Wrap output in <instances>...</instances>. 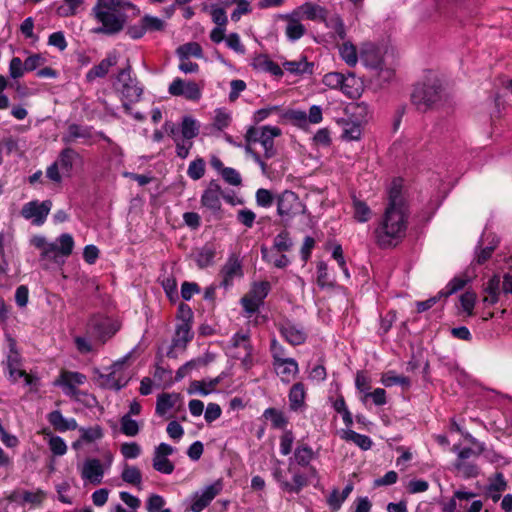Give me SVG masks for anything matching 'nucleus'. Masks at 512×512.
<instances>
[{
  "label": "nucleus",
  "instance_id": "51",
  "mask_svg": "<svg viewBox=\"0 0 512 512\" xmlns=\"http://www.w3.org/2000/svg\"><path fill=\"white\" fill-rule=\"evenodd\" d=\"M46 498V492L42 489H37L35 491H24L23 501L24 506L30 505L31 507L40 506Z\"/></svg>",
  "mask_w": 512,
  "mask_h": 512
},
{
  "label": "nucleus",
  "instance_id": "14",
  "mask_svg": "<svg viewBox=\"0 0 512 512\" xmlns=\"http://www.w3.org/2000/svg\"><path fill=\"white\" fill-rule=\"evenodd\" d=\"M220 287L225 290L231 288L236 278L243 276V267L239 257L236 254L229 255L227 261L222 266L220 273Z\"/></svg>",
  "mask_w": 512,
  "mask_h": 512
},
{
  "label": "nucleus",
  "instance_id": "24",
  "mask_svg": "<svg viewBox=\"0 0 512 512\" xmlns=\"http://www.w3.org/2000/svg\"><path fill=\"white\" fill-rule=\"evenodd\" d=\"M294 10L298 12L302 19L305 18L310 21L324 22L328 15L326 8L313 2H305Z\"/></svg>",
  "mask_w": 512,
  "mask_h": 512
},
{
  "label": "nucleus",
  "instance_id": "18",
  "mask_svg": "<svg viewBox=\"0 0 512 512\" xmlns=\"http://www.w3.org/2000/svg\"><path fill=\"white\" fill-rule=\"evenodd\" d=\"M479 457L475 450H460L454 466L457 472L464 478L476 477L479 474V467L474 458Z\"/></svg>",
  "mask_w": 512,
  "mask_h": 512
},
{
  "label": "nucleus",
  "instance_id": "8",
  "mask_svg": "<svg viewBox=\"0 0 512 512\" xmlns=\"http://www.w3.org/2000/svg\"><path fill=\"white\" fill-rule=\"evenodd\" d=\"M119 329L120 325L117 321L101 315L92 316L86 327L87 334L101 344L106 343Z\"/></svg>",
  "mask_w": 512,
  "mask_h": 512
},
{
  "label": "nucleus",
  "instance_id": "5",
  "mask_svg": "<svg viewBox=\"0 0 512 512\" xmlns=\"http://www.w3.org/2000/svg\"><path fill=\"white\" fill-rule=\"evenodd\" d=\"M443 97V88L439 80L434 79L415 86L411 101L420 111H426L439 103Z\"/></svg>",
  "mask_w": 512,
  "mask_h": 512
},
{
  "label": "nucleus",
  "instance_id": "30",
  "mask_svg": "<svg viewBox=\"0 0 512 512\" xmlns=\"http://www.w3.org/2000/svg\"><path fill=\"white\" fill-rule=\"evenodd\" d=\"M262 417L269 421L271 427L274 429L285 430L289 423L288 417L286 414L277 408L269 407L264 410Z\"/></svg>",
  "mask_w": 512,
  "mask_h": 512
},
{
  "label": "nucleus",
  "instance_id": "61",
  "mask_svg": "<svg viewBox=\"0 0 512 512\" xmlns=\"http://www.w3.org/2000/svg\"><path fill=\"white\" fill-rule=\"evenodd\" d=\"M120 423L121 431L127 436H135L139 431L137 421L133 420L129 415H124Z\"/></svg>",
  "mask_w": 512,
  "mask_h": 512
},
{
  "label": "nucleus",
  "instance_id": "64",
  "mask_svg": "<svg viewBox=\"0 0 512 512\" xmlns=\"http://www.w3.org/2000/svg\"><path fill=\"white\" fill-rule=\"evenodd\" d=\"M142 23L144 24V27L147 31H161L164 29L165 23L162 19L151 16V15H145L142 19Z\"/></svg>",
  "mask_w": 512,
  "mask_h": 512
},
{
  "label": "nucleus",
  "instance_id": "15",
  "mask_svg": "<svg viewBox=\"0 0 512 512\" xmlns=\"http://www.w3.org/2000/svg\"><path fill=\"white\" fill-rule=\"evenodd\" d=\"M168 92L172 96H183L187 100L191 101H198L202 96V90L196 82H185L179 77L175 78L170 83Z\"/></svg>",
  "mask_w": 512,
  "mask_h": 512
},
{
  "label": "nucleus",
  "instance_id": "28",
  "mask_svg": "<svg viewBox=\"0 0 512 512\" xmlns=\"http://www.w3.org/2000/svg\"><path fill=\"white\" fill-rule=\"evenodd\" d=\"M174 450H155L153 457V468L163 474H171L174 471V464L169 459V455Z\"/></svg>",
  "mask_w": 512,
  "mask_h": 512
},
{
  "label": "nucleus",
  "instance_id": "23",
  "mask_svg": "<svg viewBox=\"0 0 512 512\" xmlns=\"http://www.w3.org/2000/svg\"><path fill=\"white\" fill-rule=\"evenodd\" d=\"M226 374L222 372L215 378H207L203 380H194L189 387V394H200L202 396L209 395L216 390V387L222 382Z\"/></svg>",
  "mask_w": 512,
  "mask_h": 512
},
{
  "label": "nucleus",
  "instance_id": "13",
  "mask_svg": "<svg viewBox=\"0 0 512 512\" xmlns=\"http://www.w3.org/2000/svg\"><path fill=\"white\" fill-rule=\"evenodd\" d=\"M223 487L222 479H218L201 491H197L192 498L191 510L193 512H202L221 493Z\"/></svg>",
  "mask_w": 512,
  "mask_h": 512
},
{
  "label": "nucleus",
  "instance_id": "33",
  "mask_svg": "<svg viewBox=\"0 0 512 512\" xmlns=\"http://www.w3.org/2000/svg\"><path fill=\"white\" fill-rule=\"evenodd\" d=\"M91 136L90 127L73 123L68 126L67 133L62 137V141L66 144H72L77 139H89Z\"/></svg>",
  "mask_w": 512,
  "mask_h": 512
},
{
  "label": "nucleus",
  "instance_id": "34",
  "mask_svg": "<svg viewBox=\"0 0 512 512\" xmlns=\"http://www.w3.org/2000/svg\"><path fill=\"white\" fill-rule=\"evenodd\" d=\"M450 437L455 438L457 435L463 437V441L459 443H453L454 449L460 448H469V446H477L478 448H483V446H478L477 440L473 438L470 434L464 433L458 423L454 420L451 422L450 426Z\"/></svg>",
  "mask_w": 512,
  "mask_h": 512
},
{
  "label": "nucleus",
  "instance_id": "26",
  "mask_svg": "<svg viewBox=\"0 0 512 512\" xmlns=\"http://www.w3.org/2000/svg\"><path fill=\"white\" fill-rule=\"evenodd\" d=\"M363 64L375 70L383 68V58L380 49L373 45L366 46L362 49L360 55Z\"/></svg>",
  "mask_w": 512,
  "mask_h": 512
},
{
  "label": "nucleus",
  "instance_id": "41",
  "mask_svg": "<svg viewBox=\"0 0 512 512\" xmlns=\"http://www.w3.org/2000/svg\"><path fill=\"white\" fill-rule=\"evenodd\" d=\"M192 338L193 334L191 332V323L187 320H182V322L178 324L176 327L173 345L175 347L185 345Z\"/></svg>",
  "mask_w": 512,
  "mask_h": 512
},
{
  "label": "nucleus",
  "instance_id": "47",
  "mask_svg": "<svg viewBox=\"0 0 512 512\" xmlns=\"http://www.w3.org/2000/svg\"><path fill=\"white\" fill-rule=\"evenodd\" d=\"M255 66L261 70L268 72L274 76H282V68L274 61L269 59L267 56H260L255 59Z\"/></svg>",
  "mask_w": 512,
  "mask_h": 512
},
{
  "label": "nucleus",
  "instance_id": "45",
  "mask_svg": "<svg viewBox=\"0 0 512 512\" xmlns=\"http://www.w3.org/2000/svg\"><path fill=\"white\" fill-rule=\"evenodd\" d=\"M118 365H114V370L110 372L107 375H102L101 377L104 379V386L108 389H112L115 391H119L123 387L126 386L127 380L121 376H118L116 368H118Z\"/></svg>",
  "mask_w": 512,
  "mask_h": 512
},
{
  "label": "nucleus",
  "instance_id": "27",
  "mask_svg": "<svg viewBox=\"0 0 512 512\" xmlns=\"http://www.w3.org/2000/svg\"><path fill=\"white\" fill-rule=\"evenodd\" d=\"M306 391L304 384L297 382L292 385L288 394L289 408L297 412L305 408Z\"/></svg>",
  "mask_w": 512,
  "mask_h": 512
},
{
  "label": "nucleus",
  "instance_id": "48",
  "mask_svg": "<svg viewBox=\"0 0 512 512\" xmlns=\"http://www.w3.org/2000/svg\"><path fill=\"white\" fill-rule=\"evenodd\" d=\"M354 218L360 223H365L371 218V209L362 200L353 197Z\"/></svg>",
  "mask_w": 512,
  "mask_h": 512
},
{
  "label": "nucleus",
  "instance_id": "10",
  "mask_svg": "<svg viewBox=\"0 0 512 512\" xmlns=\"http://www.w3.org/2000/svg\"><path fill=\"white\" fill-rule=\"evenodd\" d=\"M73 248V237L68 233H63L54 242H49L47 249L41 252V258L52 260L56 263L64 262L72 254Z\"/></svg>",
  "mask_w": 512,
  "mask_h": 512
},
{
  "label": "nucleus",
  "instance_id": "6",
  "mask_svg": "<svg viewBox=\"0 0 512 512\" xmlns=\"http://www.w3.org/2000/svg\"><path fill=\"white\" fill-rule=\"evenodd\" d=\"M281 134L282 131L277 126H252L246 131L245 140L248 143L261 144L264 150V158L270 159L277 153V150L274 146V139L279 137Z\"/></svg>",
  "mask_w": 512,
  "mask_h": 512
},
{
  "label": "nucleus",
  "instance_id": "37",
  "mask_svg": "<svg viewBox=\"0 0 512 512\" xmlns=\"http://www.w3.org/2000/svg\"><path fill=\"white\" fill-rule=\"evenodd\" d=\"M216 255L215 247L212 244L204 245L196 254L195 261L200 269L207 268L214 264Z\"/></svg>",
  "mask_w": 512,
  "mask_h": 512
},
{
  "label": "nucleus",
  "instance_id": "59",
  "mask_svg": "<svg viewBox=\"0 0 512 512\" xmlns=\"http://www.w3.org/2000/svg\"><path fill=\"white\" fill-rule=\"evenodd\" d=\"M6 341L8 343V354L6 359V365H18L22 364L21 356L16 349V341L10 336L6 335Z\"/></svg>",
  "mask_w": 512,
  "mask_h": 512
},
{
  "label": "nucleus",
  "instance_id": "12",
  "mask_svg": "<svg viewBox=\"0 0 512 512\" xmlns=\"http://www.w3.org/2000/svg\"><path fill=\"white\" fill-rule=\"evenodd\" d=\"M51 208L52 202L50 200H44L42 202L33 200L22 206L20 214L24 219L31 220L33 225L41 226L45 223Z\"/></svg>",
  "mask_w": 512,
  "mask_h": 512
},
{
  "label": "nucleus",
  "instance_id": "20",
  "mask_svg": "<svg viewBox=\"0 0 512 512\" xmlns=\"http://www.w3.org/2000/svg\"><path fill=\"white\" fill-rule=\"evenodd\" d=\"M221 196L222 190L220 185L215 180H212L201 196V204L214 214L219 213L221 210Z\"/></svg>",
  "mask_w": 512,
  "mask_h": 512
},
{
  "label": "nucleus",
  "instance_id": "57",
  "mask_svg": "<svg viewBox=\"0 0 512 512\" xmlns=\"http://www.w3.org/2000/svg\"><path fill=\"white\" fill-rule=\"evenodd\" d=\"M22 364L6 365L8 370L9 379L11 382H16L18 379L23 378L26 386L31 384V377L21 368Z\"/></svg>",
  "mask_w": 512,
  "mask_h": 512
},
{
  "label": "nucleus",
  "instance_id": "17",
  "mask_svg": "<svg viewBox=\"0 0 512 512\" xmlns=\"http://www.w3.org/2000/svg\"><path fill=\"white\" fill-rule=\"evenodd\" d=\"M278 330L281 336L293 346L301 345L307 339V332L304 326L289 319L279 323Z\"/></svg>",
  "mask_w": 512,
  "mask_h": 512
},
{
  "label": "nucleus",
  "instance_id": "16",
  "mask_svg": "<svg viewBox=\"0 0 512 512\" xmlns=\"http://www.w3.org/2000/svg\"><path fill=\"white\" fill-rule=\"evenodd\" d=\"M278 19L286 22L284 33L290 42H296L307 32L305 25L301 22L302 17L295 10L290 13L279 14Z\"/></svg>",
  "mask_w": 512,
  "mask_h": 512
},
{
  "label": "nucleus",
  "instance_id": "63",
  "mask_svg": "<svg viewBox=\"0 0 512 512\" xmlns=\"http://www.w3.org/2000/svg\"><path fill=\"white\" fill-rule=\"evenodd\" d=\"M210 15L214 23L217 26H226L227 24V16L224 8L218 4H212L210 6Z\"/></svg>",
  "mask_w": 512,
  "mask_h": 512
},
{
  "label": "nucleus",
  "instance_id": "42",
  "mask_svg": "<svg viewBox=\"0 0 512 512\" xmlns=\"http://www.w3.org/2000/svg\"><path fill=\"white\" fill-rule=\"evenodd\" d=\"M294 243L288 231L283 230L278 233L273 239V245L269 250H273L275 252H288L292 249Z\"/></svg>",
  "mask_w": 512,
  "mask_h": 512
},
{
  "label": "nucleus",
  "instance_id": "50",
  "mask_svg": "<svg viewBox=\"0 0 512 512\" xmlns=\"http://www.w3.org/2000/svg\"><path fill=\"white\" fill-rule=\"evenodd\" d=\"M121 477L124 482L132 485H140L142 482V474L140 470L137 467L130 466L128 464L124 465Z\"/></svg>",
  "mask_w": 512,
  "mask_h": 512
},
{
  "label": "nucleus",
  "instance_id": "22",
  "mask_svg": "<svg viewBox=\"0 0 512 512\" xmlns=\"http://www.w3.org/2000/svg\"><path fill=\"white\" fill-rule=\"evenodd\" d=\"M502 292L500 276L494 275L491 277L483 288L482 305L484 307H490L495 305L499 301L500 294Z\"/></svg>",
  "mask_w": 512,
  "mask_h": 512
},
{
  "label": "nucleus",
  "instance_id": "58",
  "mask_svg": "<svg viewBox=\"0 0 512 512\" xmlns=\"http://www.w3.org/2000/svg\"><path fill=\"white\" fill-rule=\"evenodd\" d=\"M174 405L172 395L162 393L157 397L156 414L159 416L165 415Z\"/></svg>",
  "mask_w": 512,
  "mask_h": 512
},
{
  "label": "nucleus",
  "instance_id": "35",
  "mask_svg": "<svg viewBox=\"0 0 512 512\" xmlns=\"http://www.w3.org/2000/svg\"><path fill=\"white\" fill-rule=\"evenodd\" d=\"M325 26L333 31V37L338 40H345L346 28L343 19L338 14H333L326 17L323 22Z\"/></svg>",
  "mask_w": 512,
  "mask_h": 512
},
{
  "label": "nucleus",
  "instance_id": "31",
  "mask_svg": "<svg viewBox=\"0 0 512 512\" xmlns=\"http://www.w3.org/2000/svg\"><path fill=\"white\" fill-rule=\"evenodd\" d=\"M348 79L343 74L338 72L327 73L323 77V83L331 89H340L343 93L354 97L355 94L349 91V85L347 84Z\"/></svg>",
  "mask_w": 512,
  "mask_h": 512
},
{
  "label": "nucleus",
  "instance_id": "9",
  "mask_svg": "<svg viewBox=\"0 0 512 512\" xmlns=\"http://www.w3.org/2000/svg\"><path fill=\"white\" fill-rule=\"evenodd\" d=\"M270 290L271 285L268 281L253 283L250 291L240 300V303L248 316H252L259 310V308L264 304V299L267 297Z\"/></svg>",
  "mask_w": 512,
  "mask_h": 512
},
{
  "label": "nucleus",
  "instance_id": "40",
  "mask_svg": "<svg viewBox=\"0 0 512 512\" xmlns=\"http://www.w3.org/2000/svg\"><path fill=\"white\" fill-rule=\"evenodd\" d=\"M283 67L294 75L312 74L313 72V63L308 62L306 58L298 61H286L283 63Z\"/></svg>",
  "mask_w": 512,
  "mask_h": 512
},
{
  "label": "nucleus",
  "instance_id": "32",
  "mask_svg": "<svg viewBox=\"0 0 512 512\" xmlns=\"http://www.w3.org/2000/svg\"><path fill=\"white\" fill-rule=\"evenodd\" d=\"M48 421L56 430L61 432L77 428L76 420L74 418H65L59 410L49 413Z\"/></svg>",
  "mask_w": 512,
  "mask_h": 512
},
{
  "label": "nucleus",
  "instance_id": "29",
  "mask_svg": "<svg viewBox=\"0 0 512 512\" xmlns=\"http://www.w3.org/2000/svg\"><path fill=\"white\" fill-rule=\"evenodd\" d=\"M507 488V482L501 472L496 473L489 478V484L486 488V494L493 502H497L501 498V493Z\"/></svg>",
  "mask_w": 512,
  "mask_h": 512
},
{
  "label": "nucleus",
  "instance_id": "21",
  "mask_svg": "<svg viewBox=\"0 0 512 512\" xmlns=\"http://www.w3.org/2000/svg\"><path fill=\"white\" fill-rule=\"evenodd\" d=\"M118 63V56L115 52L108 53L107 56L101 60V62L95 66H93L86 73V81L91 83L97 78L105 77L110 68L115 66Z\"/></svg>",
  "mask_w": 512,
  "mask_h": 512
},
{
  "label": "nucleus",
  "instance_id": "25",
  "mask_svg": "<svg viewBox=\"0 0 512 512\" xmlns=\"http://www.w3.org/2000/svg\"><path fill=\"white\" fill-rule=\"evenodd\" d=\"M273 366L277 375L280 376L281 381L284 383H290L299 372L298 363L294 358L281 360V362Z\"/></svg>",
  "mask_w": 512,
  "mask_h": 512
},
{
  "label": "nucleus",
  "instance_id": "60",
  "mask_svg": "<svg viewBox=\"0 0 512 512\" xmlns=\"http://www.w3.org/2000/svg\"><path fill=\"white\" fill-rule=\"evenodd\" d=\"M475 302L476 294L474 292L466 291L460 296L461 307L468 316L473 315Z\"/></svg>",
  "mask_w": 512,
  "mask_h": 512
},
{
  "label": "nucleus",
  "instance_id": "19",
  "mask_svg": "<svg viewBox=\"0 0 512 512\" xmlns=\"http://www.w3.org/2000/svg\"><path fill=\"white\" fill-rule=\"evenodd\" d=\"M105 473L104 464L96 458H87L80 467L81 478L85 483L99 485Z\"/></svg>",
  "mask_w": 512,
  "mask_h": 512
},
{
  "label": "nucleus",
  "instance_id": "53",
  "mask_svg": "<svg viewBox=\"0 0 512 512\" xmlns=\"http://www.w3.org/2000/svg\"><path fill=\"white\" fill-rule=\"evenodd\" d=\"M343 438L357 445L359 448H369L371 440L368 436L356 433L353 430L343 432Z\"/></svg>",
  "mask_w": 512,
  "mask_h": 512
},
{
  "label": "nucleus",
  "instance_id": "49",
  "mask_svg": "<svg viewBox=\"0 0 512 512\" xmlns=\"http://www.w3.org/2000/svg\"><path fill=\"white\" fill-rule=\"evenodd\" d=\"M181 134L184 139L192 140L199 134V124L192 117L186 116L181 124Z\"/></svg>",
  "mask_w": 512,
  "mask_h": 512
},
{
  "label": "nucleus",
  "instance_id": "7",
  "mask_svg": "<svg viewBox=\"0 0 512 512\" xmlns=\"http://www.w3.org/2000/svg\"><path fill=\"white\" fill-rule=\"evenodd\" d=\"M114 89L121 96V100L129 102H138L143 93V88L139 86L136 78L131 76L130 65L118 72Z\"/></svg>",
  "mask_w": 512,
  "mask_h": 512
},
{
  "label": "nucleus",
  "instance_id": "3",
  "mask_svg": "<svg viewBox=\"0 0 512 512\" xmlns=\"http://www.w3.org/2000/svg\"><path fill=\"white\" fill-rule=\"evenodd\" d=\"M281 454L288 457L287 470L292 475L293 482L287 480L281 467L275 469V479L283 491L297 494L307 484V479L299 472V468L309 465L314 452L313 450H281Z\"/></svg>",
  "mask_w": 512,
  "mask_h": 512
},
{
  "label": "nucleus",
  "instance_id": "52",
  "mask_svg": "<svg viewBox=\"0 0 512 512\" xmlns=\"http://www.w3.org/2000/svg\"><path fill=\"white\" fill-rule=\"evenodd\" d=\"M86 380V377L78 372H66L62 374V382L69 389L70 392H74L75 385H81ZM68 394V391L66 392Z\"/></svg>",
  "mask_w": 512,
  "mask_h": 512
},
{
  "label": "nucleus",
  "instance_id": "2",
  "mask_svg": "<svg viewBox=\"0 0 512 512\" xmlns=\"http://www.w3.org/2000/svg\"><path fill=\"white\" fill-rule=\"evenodd\" d=\"M130 9L136 10V6L129 1L97 0L92 14L102 26L96 31L109 35L120 32L127 21L126 12Z\"/></svg>",
  "mask_w": 512,
  "mask_h": 512
},
{
  "label": "nucleus",
  "instance_id": "55",
  "mask_svg": "<svg viewBox=\"0 0 512 512\" xmlns=\"http://www.w3.org/2000/svg\"><path fill=\"white\" fill-rule=\"evenodd\" d=\"M205 174V161L202 158H197L190 162L187 175L193 180L201 179Z\"/></svg>",
  "mask_w": 512,
  "mask_h": 512
},
{
  "label": "nucleus",
  "instance_id": "38",
  "mask_svg": "<svg viewBox=\"0 0 512 512\" xmlns=\"http://www.w3.org/2000/svg\"><path fill=\"white\" fill-rule=\"evenodd\" d=\"M278 252L269 250L268 247H261V256L263 261L274 265L276 268H285L290 264V259L284 255H277Z\"/></svg>",
  "mask_w": 512,
  "mask_h": 512
},
{
  "label": "nucleus",
  "instance_id": "11",
  "mask_svg": "<svg viewBox=\"0 0 512 512\" xmlns=\"http://www.w3.org/2000/svg\"><path fill=\"white\" fill-rule=\"evenodd\" d=\"M278 215L285 219L291 220L298 214L306 212V206L299 199L298 195L290 190L282 192L277 199Z\"/></svg>",
  "mask_w": 512,
  "mask_h": 512
},
{
  "label": "nucleus",
  "instance_id": "46",
  "mask_svg": "<svg viewBox=\"0 0 512 512\" xmlns=\"http://www.w3.org/2000/svg\"><path fill=\"white\" fill-rule=\"evenodd\" d=\"M339 53L342 60L350 67H354L358 62V54L356 47L350 42H344L340 48Z\"/></svg>",
  "mask_w": 512,
  "mask_h": 512
},
{
  "label": "nucleus",
  "instance_id": "43",
  "mask_svg": "<svg viewBox=\"0 0 512 512\" xmlns=\"http://www.w3.org/2000/svg\"><path fill=\"white\" fill-rule=\"evenodd\" d=\"M381 383L386 387L399 385L404 389H409L411 380L406 376L396 375L394 371H388L381 377Z\"/></svg>",
  "mask_w": 512,
  "mask_h": 512
},
{
  "label": "nucleus",
  "instance_id": "39",
  "mask_svg": "<svg viewBox=\"0 0 512 512\" xmlns=\"http://www.w3.org/2000/svg\"><path fill=\"white\" fill-rule=\"evenodd\" d=\"M469 281L470 278L467 275L455 276L442 290L439 291V297L447 298L455 294L462 290Z\"/></svg>",
  "mask_w": 512,
  "mask_h": 512
},
{
  "label": "nucleus",
  "instance_id": "56",
  "mask_svg": "<svg viewBox=\"0 0 512 512\" xmlns=\"http://www.w3.org/2000/svg\"><path fill=\"white\" fill-rule=\"evenodd\" d=\"M362 136V128L359 123H346L342 132V138L348 141L359 140Z\"/></svg>",
  "mask_w": 512,
  "mask_h": 512
},
{
  "label": "nucleus",
  "instance_id": "62",
  "mask_svg": "<svg viewBox=\"0 0 512 512\" xmlns=\"http://www.w3.org/2000/svg\"><path fill=\"white\" fill-rule=\"evenodd\" d=\"M27 72L24 62L19 57H13L9 63V75L13 79L21 78Z\"/></svg>",
  "mask_w": 512,
  "mask_h": 512
},
{
  "label": "nucleus",
  "instance_id": "36",
  "mask_svg": "<svg viewBox=\"0 0 512 512\" xmlns=\"http://www.w3.org/2000/svg\"><path fill=\"white\" fill-rule=\"evenodd\" d=\"M176 54L179 60H188L190 57H194L197 59L203 58L202 47L197 42H188L183 45H180L176 49Z\"/></svg>",
  "mask_w": 512,
  "mask_h": 512
},
{
  "label": "nucleus",
  "instance_id": "4",
  "mask_svg": "<svg viewBox=\"0 0 512 512\" xmlns=\"http://www.w3.org/2000/svg\"><path fill=\"white\" fill-rule=\"evenodd\" d=\"M82 165V156L75 149L66 147L60 151L57 159L47 167L46 177L54 183H61L63 177H72L74 169Z\"/></svg>",
  "mask_w": 512,
  "mask_h": 512
},
{
  "label": "nucleus",
  "instance_id": "1",
  "mask_svg": "<svg viewBox=\"0 0 512 512\" xmlns=\"http://www.w3.org/2000/svg\"><path fill=\"white\" fill-rule=\"evenodd\" d=\"M409 208L402 194L400 180H394L388 190V202L374 229L376 244L382 248L397 246L406 236Z\"/></svg>",
  "mask_w": 512,
  "mask_h": 512
},
{
  "label": "nucleus",
  "instance_id": "44",
  "mask_svg": "<svg viewBox=\"0 0 512 512\" xmlns=\"http://www.w3.org/2000/svg\"><path fill=\"white\" fill-rule=\"evenodd\" d=\"M79 433V439L84 444H93L103 437V431L99 425H94L87 428H80Z\"/></svg>",
  "mask_w": 512,
  "mask_h": 512
},
{
  "label": "nucleus",
  "instance_id": "54",
  "mask_svg": "<svg viewBox=\"0 0 512 512\" xmlns=\"http://www.w3.org/2000/svg\"><path fill=\"white\" fill-rule=\"evenodd\" d=\"M317 284L320 288L334 286V283L328 273V266L324 261H320L317 264Z\"/></svg>",
  "mask_w": 512,
  "mask_h": 512
}]
</instances>
